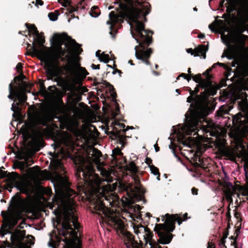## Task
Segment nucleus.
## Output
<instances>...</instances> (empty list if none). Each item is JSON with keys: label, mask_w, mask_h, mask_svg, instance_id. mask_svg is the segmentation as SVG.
I'll list each match as a JSON object with an SVG mask.
<instances>
[{"label": "nucleus", "mask_w": 248, "mask_h": 248, "mask_svg": "<svg viewBox=\"0 0 248 248\" xmlns=\"http://www.w3.org/2000/svg\"><path fill=\"white\" fill-rule=\"evenodd\" d=\"M217 17L209 25L211 31H248V30L242 29L244 25L243 20L235 14L227 12L223 14L222 18L225 20L217 19Z\"/></svg>", "instance_id": "6"}, {"label": "nucleus", "mask_w": 248, "mask_h": 248, "mask_svg": "<svg viewBox=\"0 0 248 248\" xmlns=\"http://www.w3.org/2000/svg\"><path fill=\"white\" fill-rule=\"evenodd\" d=\"M78 108H75L74 110V112L75 113V115H78V117H80V115L78 114Z\"/></svg>", "instance_id": "47"}, {"label": "nucleus", "mask_w": 248, "mask_h": 248, "mask_svg": "<svg viewBox=\"0 0 248 248\" xmlns=\"http://www.w3.org/2000/svg\"><path fill=\"white\" fill-rule=\"evenodd\" d=\"M113 154H114L116 155H120L122 154L121 152V151L119 148L114 149L113 151Z\"/></svg>", "instance_id": "37"}, {"label": "nucleus", "mask_w": 248, "mask_h": 248, "mask_svg": "<svg viewBox=\"0 0 248 248\" xmlns=\"http://www.w3.org/2000/svg\"><path fill=\"white\" fill-rule=\"evenodd\" d=\"M56 176L58 188L56 189L53 203L57 205L56 211L58 212V216L62 214L63 217L59 233L64 237L62 240L65 243L66 248H81L78 235L79 224L75 213V203L73 199L75 193L67 186L65 177L59 174H57Z\"/></svg>", "instance_id": "1"}, {"label": "nucleus", "mask_w": 248, "mask_h": 248, "mask_svg": "<svg viewBox=\"0 0 248 248\" xmlns=\"http://www.w3.org/2000/svg\"><path fill=\"white\" fill-rule=\"evenodd\" d=\"M5 181L8 187L11 188L16 187L21 192L27 194L29 192L34 191L38 188V186H34L31 180H20L18 175L14 172L7 174Z\"/></svg>", "instance_id": "9"}, {"label": "nucleus", "mask_w": 248, "mask_h": 248, "mask_svg": "<svg viewBox=\"0 0 248 248\" xmlns=\"http://www.w3.org/2000/svg\"><path fill=\"white\" fill-rule=\"evenodd\" d=\"M29 35L32 37L33 42L38 45L40 47H33V53L42 61H44L51 74L53 72L51 70L54 66L55 63L58 60L61 55H63L64 52L61 47L57 49L46 48L43 46L45 42L42 32H29Z\"/></svg>", "instance_id": "3"}, {"label": "nucleus", "mask_w": 248, "mask_h": 248, "mask_svg": "<svg viewBox=\"0 0 248 248\" xmlns=\"http://www.w3.org/2000/svg\"><path fill=\"white\" fill-rule=\"evenodd\" d=\"M134 38L139 44L135 47L136 58L141 60L146 64H149V59L153 50L151 48L146 49L144 45L149 46L152 43L151 38L147 34V32H131Z\"/></svg>", "instance_id": "7"}, {"label": "nucleus", "mask_w": 248, "mask_h": 248, "mask_svg": "<svg viewBox=\"0 0 248 248\" xmlns=\"http://www.w3.org/2000/svg\"><path fill=\"white\" fill-rule=\"evenodd\" d=\"M227 51H225L223 53V54H222V57H230L227 55Z\"/></svg>", "instance_id": "55"}, {"label": "nucleus", "mask_w": 248, "mask_h": 248, "mask_svg": "<svg viewBox=\"0 0 248 248\" xmlns=\"http://www.w3.org/2000/svg\"><path fill=\"white\" fill-rule=\"evenodd\" d=\"M66 51L70 55H79L82 51V49L74 40L69 37H66V42L65 43Z\"/></svg>", "instance_id": "13"}, {"label": "nucleus", "mask_w": 248, "mask_h": 248, "mask_svg": "<svg viewBox=\"0 0 248 248\" xmlns=\"http://www.w3.org/2000/svg\"><path fill=\"white\" fill-rule=\"evenodd\" d=\"M186 52L188 53H190L191 55L195 56V49H193L192 48H188V49H187Z\"/></svg>", "instance_id": "38"}, {"label": "nucleus", "mask_w": 248, "mask_h": 248, "mask_svg": "<svg viewBox=\"0 0 248 248\" xmlns=\"http://www.w3.org/2000/svg\"><path fill=\"white\" fill-rule=\"evenodd\" d=\"M16 68L17 70L21 69L22 68V64L20 63H18L16 65Z\"/></svg>", "instance_id": "48"}, {"label": "nucleus", "mask_w": 248, "mask_h": 248, "mask_svg": "<svg viewBox=\"0 0 248 248\" xmlns=\"http://www.w3.org/2000/svg\"><path fill=\"white\" fill-rule=\"evenodd\" d=\"M152 160L149 158H146L145 159V163L149 165L150 167V165H152Z\"/></svg>", "instance_id": "42"}, {"label": "nucleus", "mask_w": 248, "mask_h": 248, "mask_svg": "<svg viewBox=\"0 0 248 248\" xmlns=\"http://www.w3.org/2000/svg\"><path fill=\"white\" fill-rule=\"evenodd\" d=\"M191 191H192V193L193 195H196L198 194V189H196V188L193 187Z\"/></svg>", "instance_id": "44"}, {"label": "nucleus", "mask_w": 248, "mask_h": 248, "mask_svg": "<svg viewBox=\"0 0 248 248\" xmlns=\"http://www.w3.org/2000/svg\"><path fill=\"white\" fill-rule=\"evenodd\" d=\"M99 12V10L98 9V7L94 6L92 8L90 12V14L93 17H97L99 15L100 12Z\"/></svg>", "instance_id": "29"}, {"label": "nucleus", "mask_w": 248, "mask_h": 248, "mask_svg": "<svg viewBox=\"0 0 248 248\" xmlns=\"http://www.w3.org/2000/svg\"><path fill=\"white\" fill-rule=\"evenodd\" d=\"M132 178L135 182V186L130 183H123L120 184L121 187L126 191L128 196V198H125V201L123 199V201L127 205L134 202V199L137 198L140 192L139 178L135 174L132 175Z\"/></svg>", "instance_id": "10"}, {"label": "nucleus", "mask_w": 248, "mask_h": 248, "mask_svg": "<svg viewBox=\"0 0 248 248\" xmlns=\"http://www.w3.org/2000/svg\"><path fill=\"white\" fill-rule=\"evenodd\" d=\"M233 124L238 128L244 129L248 132V121L241 113H238L233 118Z\"/></svg>", "instance_id": "14"}, {"label": "nucleus", "mask_w": 248, "mask_h": 248, "mask_svg": "<svg viewBox=\"0 0 248 248\" xmlns=\"http://www.w3.org/2000/svg\"><path fill=\"white\" fill-rule=\"evenodd\" d=\"M193 80L196 82L199 83L200 86L202 88H205L206 85V81L202 79L201 75H197L193 77Z\"/></svg>", "instance_id": "25"}, {"label": "nucleus", "mask_w": 248, "mask_h": 248, "mask_svg": "<svg viewBox=\"0 0 248 248\" xmlns=\"http://www.w3.org/2000/svg\"><path fill=\"white\" fill-rule=\"evenodd\" d=\"M227 237V236L224 237L223 239H222V243L224 244V239Z\"/></svg>", "instance_id": "60"}, {"label": "nucleus", "mask_w": 248, "mask_h": 248, "mask_svg": "<svg viewBox=\"0 0 248 248\" xmlns=\"http://www.w3.org/2000/svg\"><path fill=\"white\" fill-rule=\"evenodd\" d=\"M189 115L187 122L179 131L180 134L190 135L194 132L197 129L199 122H201L206 115L205 108L202 106L196 108L190 112Z\"/></svg>", "instance_id": "8"}, {"label": "nucleus", "mask_w": 248, "mask_h": 248, "mask_svg": "<svg viewBox=\"0 0 248 248\" xmlns=\"http://www.w3.org/2000/svg\"><path fill=\"white\" fill-rule=\"evenodd\" d=\"M59 15V11L56 10L54 12H50L48 15V16L50 20L54 21L57 19Z\"/></svg>", "instance_id": "31"}, {"label": "nucleus", "mask_w": 248, "mask_h": 248, "mask_svg": "<svg viewBox=\"0 0 248 248\" xmlns=\"http://www.w3.org/2000/svg\"><path fill=\"white\" fill-rule=\"evenodd\" d=\"M65 38L66 35L65 33H63L62 35H58L56 34L54 36V41L57 45L61 46L63 43V42L65 40Z\"/></svg>", "instance_id": "23"}, {"label": "nucleus", "mask_w": 248, "mask_h": 248, "mask_svg": "<svg viewBox=\"0 0 248 248\" xmlns=\"http://www.w3.org/2000/svg\"><path fill=\"white\" fill-rule=\"evenodd\" d=\"M155 149L156 152H158L159 151V148L158 147L155 146Z\"/></svg>", "instance_id": "61"}, {"label": "nucleus", "mask_w": 248, "mask_h": 248, "mask_svg": "<svg viewBox=\"0 0 248 248\" xmlns=\"http://www.w3.org/2000/svg\"><path fill=\"white\" fill-rule=\"evenodd\" d=\"M17 223V219L10 218L5 221L4 224L1 226L0 229V233L2 236L5 234L10 233L9 230L12 229Z\"/></svg>", "instance_id": "15"}, {"label": "nucleus", "mask_w": 248, "mask_h": 248, "mask_svg": "<svg viewBox=\"0 0 248 248\" xmlns=\"http://www.w3.org/2000/svg\"><path fill=\"white\" fill-rule=\"evenodd\" d=\"M116 33L117 32H109V34L110 37L113 39H114L116 35Z\"/></svg>", "instance_id": "43"}, {"label": "nucleus", "mask_w": 248, "mask_h": 248, "mask_svg": "<svg viewBox=\"0 0 248 248\" xmlns=\"http://www.w3.org/2000/svg\"><path fill=\"white\" fill-rule=\"evenodd\" d=\"M127 170L133 174H135L138 171V169L133 162H130L127 166Z\"/></svg>", "instance_id": "26"}, {"label": "nucleus", "mask_w": 248, "mask_h": 248, "mask_svg": "<svg viewBox=\"0 0 248 248\" xmlns=\"http://www.w3.org/2000/svg\"><path fill=\"white\" fill-rule=\"evenodd\" d=\"M204 36H205V35L204 34H202V33H200L198 36V38H199L200 39L203 38L204 37Z\"/></svg>", "instance_id": "52"}, {"label": "nucleus", "mask_w": 248, "mask_h": 248, "mask_svg": "<svg viewBox=\"0 0 248 248\" xmlns=\"http://www.w3.org/2000/svg\"><path fill=\"white\" fill-rule=\"evenodd\" d=\"M203 130L206 132H210L215 129V124L212 122H204L202 124Z\"/></svg>", "instance_id": "21"}, {"label": "nucleus", "mask_w": 248, "mask_h": 248, "mask_svg": "<svg viewBox=\"0 0 248 248\" xmlns=\"http://www.w3.org/2000/svg\"><path fill=\"white\" fill-rule=\"evenodd\" d=\"M193 10H194V11H197L198 9H197V8L196 7H194V8H193Z\"/></svg>", "instance_id": "63"}, {"label": "nucleus", "mask_w": 248, "mask_h": 248, "mask_svg": "<svg viewBox=\"0 0 248 248\" xmlns=\"http://www.w3.org/2000/svg\"><path fill=\"white\" fill-rule=\"evenodd\" d=\"M116 114H113V118H114L116 116Z\"/></svg>", "instance_id": "64"}, {"label": "nucleus", "mask_w": 248, "mask_h": 248, "mask_svg": "<svg viewBox=\"0 0 248 248\" xmlns=\"http://www.w3.org/2000/svg\"><path fill=\"white\" fill-rule=\"evenodd\" d=\"M16 96L21 103H24L27 99V96L24 93H17Z\"/></svg>", "instance_id": "30"}, {"label": "nucleus", "mask_w": 248, "mask_h": 248, "mask_svg": "<svg viewBox=\"0 0 248 248\" xmlns=\"http://www.w3.org/2000/svg\"><path fill=\"white\" fill-rule=\"evenodd\" d=\"M40 173H41V174H44V175L45 174V175H46V174H47V170H43V171H42L40 172Z\"/></svg>", "instance_id": "58"}, {"label": "nucleus", "mask_w": 248, "mask_h": 248, "mask_svg": "<svg viewBox=\"0 0 248 248\" xmlns=\"http://www.w3.org/2000/svg\"><path fill=\"white\" fill-rule=\"evenodd\" d=\"M225 0H222L220 1V3H219V5L220 7H222L223 6V3H224Z\"/></svg>", "instance_id": "59"}, {"label": "nucleus", "mask_w": 248, "mask_h": 248, "mask_svg": "<svg viewBox=\"0 0 248 248\" xmlns=\"http://www.w3.org/2000/svg\"><path fill=\"white\" fill-rule=\"evenodd\" d=\"M242 160L244 161V170L247 177H248V153L244 152L242 155Z\"/></svg>", "instance_id": "24"}, {"label": "nucleus", "mask_w": 248, "mask_h": 248, "mask_svg": "<svg viewBox=\"0 0 248 248\" xmlns=\"http://www.w3.org/2000/svg\"><path fill=\"white\" fill-rule=\"evenodd\" d=\"M193 100V97L192 96H189L187 98V102H189V103H190L192 102V101Z\"/></svg>", "instance_id": "49"}, {"label": "nucleus", "mask_w": 248, "mask_h": 248, "mask_svg": "<svg viewBox=\"0 0 248 248\" xmlns=\"http://www.w3.org/2000/svg\"><path fill=\"white\" fill-rule=\"evenodd\" d=\"M61 142L65 146L71 147L73 145V140L71 135L67 133H63L61 137Z\"/></svg>", "instance_id": "17"}, {"label": "nucleus", "mask_w": 248, "mask_h": 248, "mask_svg": "<svg viewBox=\"0 0 248 248\" xmlns=\"http://www.w3.org/2000/svg\"><path fill=\"white\" fill-rule=\"evenodd\" d=\"M31 164H28L27 161L19 162L17 163L18 167L21 170H24L25 168H26L29 165H30Z\"/></svg>", "instance_id": "34"}, {"label": "nucleus", "mask_w": 248, "mask_h": 248, "mask_svg": "<svg viewBox=\"0 0 248 248\" xmlns=\"http://www.w3.org/2000/svg\"><path fill=\"white\" fill-rule=\"evenodd\" d=\"M24 235L23 231H16L13 233L11 236V239L13 245H19Z\"/></svg>", "instance_id": "16"}, {"label": "nucleus", "mask_w": 248, "mask_h": 248, "mask_svg": "<svg viewBox=\"0 0 248 248\" xmlns=\"http://www.w3.org/2000/svg\"><path fill=\"white\" fill-rule=\"evenodd\" d=\"M9 91L10 94L8 95V98L11 99H13V96H16L17 93L13 89L11 84L9 85Z\"/></svg>", "instance_id": "35"}, {"label": "nucleus", "mask_w": 248, "mask_h": 248, "mask_svg": "<svg viewBox=\"0 0 248 248\" xmlns=\"http://www.w3.org/2000/svg\"><path fill=\"white\" fill-rule=\"evenodd\" d=\"M187 214L183 215V218L177 215H166V219L164 224H156L155 227L154 231L157 233L159 237V241L162 244H169L172 238V235L170 233L174 229V224L177 221L180 225L183 221L186 219Z\"/></svg>", "instance_id": "5"}, {"label": "nucleus", "mask_w": 248, "mask_h": 248, "mask_svg": "<svg viewBox=\"0 0 248 248\" xmlns=\"http://www.w3.org/2000/svg\"><path fill=\"white\" fill-rule=\"evenodd\" d=\"M150 170L152 173H153L155 175L157 176V179L159 180V173L158 171V169L154 166V165H150Z\"/></svg>", "instance_id": "33"}, {"label": "nucleus", "mask_w": 248, "mask_h": 248, "mask_svg": "<svg viewBox=\"0 0 248 248\" xmlns=\"http://www.w3.org/2000/svg\"><path fill=\"white\" fill-rule=\"evenodd\" d=\"M207 49L205 46H200L195 48V56H203L205 58V53Z\"/></svg>", "instance_id": "22"}, {"label": "nucleus", "mask_w": 248, "mask_h": 248, "mask_svg": "<svg viewBox=\"0 0 248 248\" xmlns=\"http://www.w3.org/2000/svg\"><path fill=\"white\" fill-rule=\"evenodd\" d=\"M199 92L198 87H196L194 91H192L190 93V94L192 95L193 94V92H195V93H197Z\"/></svg>", "instance_id": "54"}, {"label": "nucleus", "mask_w": 248, "mask_h": 248, "mask_svg": "<svg viewBox=\"0 0 248 248\" xmlns=\"http://www.w3.org/2000/svg\"><path fill=\"white\" fill-rule=\"evenodd\" d=\"M15 209L19 213H21L25 210L24 203L22 201H18L16 202L15 205Z\"/></svg>", "instance_id": "27"}, {"label": "nucleus", "mask_w": 248, "mask_h": 248, "mask_svg": "<svg viewBox=\"0 0 248 248\" xmlns=\"http://www.w3.org/2000/svg\"><path fill=\"white\" fill-rule=\"evenodd\" d=\"M100 50H98L96 52L95 55L98 58L99 60L105 63H108L109 60V56L108 54H105L104 52L100 53Z\"/></svg>", "instance_id": "20"}, {"label": "nucleus", "mask_w": 248, "mask_h": 248, "mask_svg": "<svg viewBox=\"0 0 248 248\" xmlns=\"http://www.w3.org/2000/svg\"><path fill=\"white\" fill-rule=\"evenodd\" d=\"M50 120L49 115L46 112L30 108L28 114L27 127L33 135L32 140L38 142L44 135V131L40 128V124L45 125Z\"/></svg>", "instance_id": "4"}, {"label": "nucleus", "mask_w": 248, "mask_h": 248, "mask_svg": "<svg viewBox=\"0 0 248 248\" xmlns=\"http://www.w3.org/2000/svg\"><path fill=\"white\" fill-rule=\"evenodd\" d=\"M216 65H221V66H223V65H224V64H223V63H222L217 62V63H216V64H214L213 65V68H214V67H215V66H216Z\"/></svg>", "instance_id": "56"}, {"label": "nucleus", "mask_w": 248, "mask_h": 248, "mask_svg": "<svg viewBox=\"0 0 248 248\" xmlns=\"http://www.w3.org/2000/svg\"><path fill=\"white\" fill-rule=\"evenodd\" d=\"M7 174H6V172L0 169V178H3L4 177H6Z\"/></svg>", "instance_id": "40"}, {"label": "nucleus", "mask_w": 248, "mask_h": 248, "mask_svg": "<svg viewBox=\"0 0 248 248\" xmlns=\"http://www.w3.org/2000/svg\"><path fill=\"white\" fill-rule=\"evenodd\" d=\"M116 3L121 11V15L116 14L114 11L109 13V20L107 24L109 25L110 31H118L120 30L124 22V17H126L128 23L130 26V31H152L145 30L144 24L140 21L141 16H145L150 12L151 5L149 3L146 5H142L141 8H135L134 6L133 0H116Z\"/></svg>", "instance_id": "2"}, {"label": "nucleus", "mask_w": 248, "mask_h": 248, "mask_svg": "<svg viewBox=\"0 0 248 248\" xmlns=\"http://www.w3.org/2000/svg\"><path fill=\"white\" fill-rule=\"evenodd\" d=\"M1 248H11L10 247V244L7 243L6 245L2 246Z\"/></svg>", "instance_id": "53"}, {"label": "nucleus", "mask_w": 248, "mask_h": 248, "mask_svg": "<svg viewBox=\"0 0 248 248\" xmlns=\"http://www.w3.org/2000/svg\"><path fill=\"white\" fill-rule=\"evenodd\" d=\"M12 110L15 112V113L18 112L19 111V108L18 107V104H15L14 103L12 104Z\"/></svg>", "instance_id": "36"}, {"label": "nucleus", "mask_w": 248, "mask_h": 248, "mask_svg": "<svg viewBox=\"0 0 248 248\" xmlns=\"http://www.w3.org/2000/svg\"><path fill=\"white\" fill-rule=\"evenodd\" d=\"M180 76L184 77L185 79H186L188 81H189L191 79V77L190 76L186 75V74L182 73Z\"/></svg>", "instance_id": "39"}, {"label": "nucleus", "mask_w": 248, "mask_h": 248, "mask_svg": "<svg viewBox=\"0 0 248 248\" xmlns=\"http://www.w3.org/2000/svg\"><path fill=\"white\" fill-rule=\"evenodd\" d=\"M25 26L26 27V28H27V31H38L37 30V27L33 24H31V23H26L25 24Z\"/></svg>", "instance_id": "32"}, {"label": "nucleus", "mask_w": 248, "mask_h": 248, "mask_svg": "<svg viewBox=\"0 0 248 248\" xmlns=\"http://www.w3.org/2000/svg\"><path fill=\"white\" fill-rule=\"evenodd\" d=\"M33 185L35 186H38V188L36 190L34 191H30L27 194H31L32 193H34L35 194H37L38 193L41 192L43 194H45L48 196H50L51 194V190L50 189H45L41 186H39L38 184L33 183Z\"/></svg>", "instance_id": "18"}, {"label": "nucleus", "mask_w": 248, "mask_h": 248, "mask_svg": "<svg viewBox=\"0 0 248 248\" xmlns=\"http://www.w3.org/2000/svg\"><path fill=\"white\" fill-rule=\"evenodd\" d=\"M247 95L246 93L243 92H240L237 94L236 98L237 99H242V102L244 103L245 105H248L247 102Z\"/></svg>", "instance_id": "28"}, {"label": "nucleus", "mask_w": 248, "mask_h": 248, "mask_svg": "<svg viewBox=\"0 0 248 248\" xmlns=\"http://www.w3.org/2000/svg\"><path fill=\"white\" fill-rule=\"evenodd\" d=\"M187 72H188V73H191V69L190 68H188V70H187Z\"/></svg>", "instance_id": "62"}, {"label": "nucleus", "mask_w": 248, "mask_h": 248, "mask_svg": "<svg viewBox=\"0 0 248 248\" xmlns=\"http://www.w3.org/2000/svg\"><path fill=\"white\" fill-rule=\"evenodd\" d=\"M49 245L54 248H55L56 246L57 245V243L55 242L53 243V242H50L49 243Z\"/></svg>", "instance_id": "45"}, {"label": "nucleus", "mask_w": 248, "mask_h": 248, "mask_svg": "<svg viewBox=\"0 0 248 248\" xmlns=\"http://www.w3.org/2000/svg\"><path fill=\"white\" fill-rule=\"evenodd\" d=\"M66 156V151L63 149H61L59 151L53 156V160L51 161L50 165L52 168L57 172L65 173L64 169L61 160Z\"/></svg>", "instance_id": "12"}, {"label": "nucleus", "mask_w": 248, "mask_h": 248, "mask_svg": "<svg viewBox=\"0 0 248 248\" xmlns=\"http://www.w3.org/2000/svg\"><path fill=\"white\" fill-rule=\"evenodd\" d=\"M92 66H93V69H99V65H94V64H93Z\"/></svg>", "instance_id": "57"}, {"label": "nucleus", "mask_w": 248, "mask_h": 248, "mask_svg": "<svg viewBox=\"0 0 248 248\" xmlns=\"http://www.w3.org/2000/svg\"><path fill=\"white\" fill-rule=\"evenodd\" d=\"M242 90H248V85H247L246 84H244L242 86Z\"/></svg>", "instance_id": "51"}, {"label": "nucleus", "mask_w": 248, "mask_h": 248, "mask_svg": "<svg viewBox=\"0 0 248 248\" xmlns=\"http://www.w3.org/2000/svg\"><path fill=\"white\" fill-rule=\"evenodd\" d=\"M226 5V12L230 14H233V12L237 10V3L236 1L232 0L229 2L227 3Z\"/></svg>", "instance_id": "19"}, {"label": "nucleus", "mask_w": 248, "mask_h": 248, "mask_svg": "<svg viewBox=\"0 0 248 248\" xmlns=\"http://www.w3.org/2000/svg\"><path fill=\"white\" fill-rule=\"evenodd\" d=\"M215 245L212 241L209 242L207 245V248H215Z\"/></svg>", "instance_id": "41"}, {"label": "nucleus", "mask_w": 248, "mask_h": 248, "mask_svg": "<svg viewBox=\"0 0 248 248\" xmlns=\"http://www.w3.org/2000/svg\"><path fill=\"white\" fill-rule=\"evenodd\" d=\"M68 73L74 78V81L76 82L78 78H84L87 75L85 69L80 67L79 63L76 60L71 62L67 68Z\"/></svg>", "instance_id": "11"}, {"label": "nucleus", "mask_w": 248, "mask_h": 248, "mask_svg": "<svg viewBox=\"0 0 248 248\" xmlns=\"http://www.w3.org/2000/svg\"><path fill=\"white\" fill-rule=\"evenodd\" d=\"M69 3L68 0H64V3L62 4V6L64 7L67 6V4Z\"/></svg>", "instance_id": "50"}, {"label": "nucleus", "mask_w": 248, "mask_h": 248, "mask_svg": "<svg viewBox=\"0 0 248 248\" xmlns=\"http://www.w3.org/2000/svg\"><path fill=\"white\" fill-rule=\"evenodd\" d=\"M36 4H39L40 5H43L44 4V2L42 0H36Z\"/></svg>", "instance_id": "46"}]
</instances>
